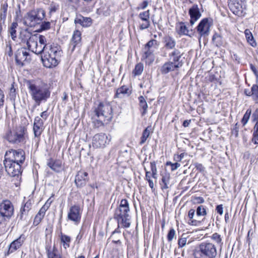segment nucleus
I'll return each instance as SVG.
<instances>
[{
	"instance_id": "obj_1",
	"label": "nucleus",
	"mask_w": 258,
	"mask_h": 258,
	"mask_svg": "<svg viewBox=\"0 0 258 258\" xmlns=\"http://www.w3.org/2000/svg\"><path fill=\"white\" fill-rule=\"evenodd\" d=\"M41 54V60L45 67L47 68L55 67L60 61L61 54L60 47L54 44L45 45V47Z\"/></svg>"
},
{
	"instance_id": "obj_2",
	"label": "nucleus",
	"mask_w": 258,
	"mask_h": 258,
	"mask_svg": "<svg viewBox=\"0 0 258 258\" xmlns=\"http://www.w3.org/2000/svg\"><path fill=\"white\" fill-rule=\"evenodd\" d=\"M27 84L32 99L38 105L49 98L50 92L46 87L37 85L30 80L27 81Z\"/></svg>"
},
{
	"instance_id": "obj_3",
	"label": "nucleus",
	"mask_w": 258,
	"mask_h": 258,
	"mask_svg": "<svg viewBox=\"0 0 258 258\" xmlns=\"http://www.w3.org/2000/svg\"><path fill=\"white\" fill-rule=\"evenodd\" d=\"M5 138L11 143L24 144L28 139L27 128L24 126H19L12 130H9L6 133Z\"/></svg>"
},
{
	"instance_id": "obj_4",
	"label": "nucleus",
	"mask_w": 258,
	"mask_h": 258,
	"mask_svg": "<svg viewBox=\"0 0 258 258\" xmlns=\"http://www.w3.org/2000/svg\"><path fill=\"white\" fill-rule=\"evenodd\" d=\"M45 16V12L42 9H34L27 13L24 18L25 25L34 27L40 24Z\"/></svg>"
},
{
	"instance_id": "obj_5",
	"label": "nucleus",
	"mask_w": 258,
	"mask_h": 258,
	"mask_svg": "<svg viewBox=\"0 0 258 258\" xmlns=\"http://www.w3.org/2000/svg\"><path fill=\"white\" fill-rule=\"evenodd\" d=\"M95 115L105 123H108L113 118L112 108L109 102H100L95 110Z\"/></svg>"
},
{
	"instance_id": "obj_6",
	"label": "nucleus",
	"mask_w": 258,
	"mask_h": 258,
	"mask_svg": "<svg viewBox=\"0 0 258 258\" xmlns=\"http://www.w3.org/2000/svg\"><path fill=\"white\" fill-rule=\"evenodd\" d=\"M217 255L215 246L211 243H202L195 254L196 258H214Z\"/></svg>"
},
{
	"instance_id": "obj_7",
	"label": "nucleus",
	"mask_w": 258,
	"mask_h": 258,
	"mask_svg": "<svg viewBox=\"0 0 258 258\" xmlns=\"http://www.w3.org/2000/svg\"><path fill=\"white\" fill-rule=\"evenodd\" d=\"M4 165L5 169L8 174L14 177H16V181L14 182L16 186H18L20 184V178L19 175L21 173V165L18 164V162H12L5 160Z\"/></svg>"
},
{
	"instance_id": "obj_8",
	"label": "nucleus",
	"mask_w": 258,
	"mask_h": 258,
	"mask_svg": "<svg viewBox=\"0 0 258 258\" xmlns=\"http://www.w3.org/2000/svg\"><path fill=\"white\" fill-rule=\"evenodd\" d=\"M14 214V206L9 200H4L0 203V222L10 219Z\"/></svg>"
},
{
	"instance_id": "obj_9",
	"label": "nucleus",
	"mask_w": 258,
	"mask_h": 258,
	"mask_svg": "<svg viewBox=\"0 0 258 258\" xmlns=\"http://www.w3.org/2000/svg\"><path fill=\"white\" fill-rule=\"evenodd\" d=\"M159 42L155 39H151L145 45L143 51V57L148 58L151 62L154 60V52L158 47Z\"/></svg>"
},
{
	"instance_id": "obj_10",
	"label": "nucleus",
	"mask_w": 258,
	"mask_h": 258,
	"mask_svg": "<svg viewBox=\"0 0 258 258\" xmlns=\"http://www.w3.org/2000/svg\"><path fill=\"white\" fill-rule=\"evenodd\" d=\"M111 138L110 136H107L104 133L96 134L92 139V146L95 148H104L109 144Z\"/></svg>"
},
{
	"instance_id": "obj_11",
	"label": "nucleus",
	"mask_w": 258,
	"mask_h": 258,
	"mask_svg": "<svg viewBox=\"0 0 258 258\" xmlns=\"http://www.w3.org/2000/svg\"><path fill=\"white\" fill-rule=\"evenodd\" d=\"M228 6L230 10L235 15H242L246 9L245 0H229Z\"/></svg>"
},
{
	"instance_id": "obj_12",
	"label": "nucleus",
	"mask_w": 258,
	"mask_h": 258,
	"mask_svg": "<svg viewBox=\"0 0 258 258\" xmlns=\"http://www.w3.org/2000/svg\"><path fill=\"white\" fill-rule=\"evenodd\" d=\"M129 212H124L121 210L116 209L114 218L117 220L118 224H121L124 228H128L131 225Z\"/></svg>"
},
{
	"instance_id": "obj_13",
	"label": "nucleus",
	"mask_w": 258,
	"mask_h": 258,
	"mask_svg": "<svg viewBox=\"0 0 258 258\" xmlns=\"http://www.w3.org/2000/svg\"><path fill=\"white\" fill-rule=\"evenodd\" d=\"M6 156H9L6 158V160L18 162L20 165L24 162L25 159V152L22 150H12L7 152Z\"/></svg>"
},
{
	"instance_id": "obj_14",
	"label": "nucleus",
	"mask_w": 258,
	"mask_h": 258,
	"mask_svg": "<svg viewBox=\"0 0 258 258\" xmlns=\"http://www.w3.org/2000/svg\"><path fill=\"white\" fill-rule=\"evenodd\" d=\"M38 35L37 34H34L33 36L31 37V39H30L26 44L29 50L37 54H39L42 53V52L45 47V45L42 46L41 45H38Z\"/></svg>"
},
{
	"instance_id": "obj_15",
	"label": "nucleus",
	"mask_w": 258,
	"mask_h": 258,
	"mask_svg": "<svg viewBox=\"0 0 258 258\" xmlns=\"http://www.w3.org/2000/svg\"><path fill=\"white\" fill-rule=\"evenodd\" d=\"M210 26L211 25L208 18H204L200 21L197 27V30L200 35V39L202 37H206L209 35L210 31Z\"/></svg>"
},
{
	"instance_id": "obj_16",
	"label": "nucleus",
	"mask_w": 258,
	"mask_h": 258,
	"mask_svg": "<svg viewBox=\"0 0 258 258\" xmlns=\"http://www.w3.org/2000/svg\"><path fill=\"white\" fill-rule=\"evenodd\" d=\"M52 202V201L51 200L50 198H49L39 210L38 213L35 216L33 221V224L34 226L38 225L41 222L45 216L46 211L49 208Z\"/></svg>"
},
{
	"instance_id": "obj_17",
	"label": "nucleus",
	"mask_w": 258,
	"mask_h": 258,
	"mask_svg": "<svg viewBox=\"0 0 258 258\" xmlns=\"http://www.w3.org/2000/svg\"><path fill=\"white\" fill-rule=\"evenodd\" d=\"M15 58L17 63L22 66L28 62L30 59L29 54L25 48H21L17 51Z\"/></svg>"
},
{
	"instance_id": "obj_18",
	"label": "nucleus",
	"mask_w": 258,
	"mask_h": 258,
	"mask_svg": "<svg viewBox=\"0 0 258 258\" xmlns=\"http://www.w3.org/2000/svg\"><path fill=\"white\" fill-rule=\"evenodd\" d=\"M81 212L79 206L75 205L71 207L68 212V219L76 223H78L81 220Z\"/></svg>"
},
{
	"instance_id": "obj_19",
	"label": "nucleus",
	"mask_w": 258,
	"mask_h": 258,
	"mask_svg": "<svg viewBox=\"0 0 258 258\" xmlns=\"http://www.w3.org/2000/svg\"><path fill=\"white\" fill-rule=\"evenodd\" d=\"M188 13L190 18V24L192 26L202 16L198 5L195 4L189 9Z\"/></svg>"
},
{
	"instance_id": "obj_20",
	"label": "nucleus",
	"mask_w": 258,
	"mask_h": 258,
	"mask_svg": "<svg viewBox=\"0 0 258 258\" xmlns=\"http://www.w3.org/2000/svg\"><path fill=\"white\" fill-rule=\"evenodd\" d=\"M89 180L88 173L84 171H79L76 176L75 182L77 187L85 186Z\"/></svg>"
},
{
	"instance_id": "obj_21",
	"label": "nucleus",
	"mask_w": 258,
	"mask_h": 258,
	"mask_svg": "<svg viewBox=\"0 0 258 258\" xmlns=\"http://www.w3.org/2000/svg\"><path fill=\"white\" fill-rule=\"evenodd\" d=\"M182 66V63H174L171 61L166 62L161 67L160 71L163 74H166L170 72L173 71Z\"/></svg>"
},
{
	"instance_id": "obj_22",
	"label": "nucleus",
	"mask_w": 258,
	"mask_h": 258,
	"mask_svg": "<svg viewBox=\"0 0 258 258\" xmlns=\"http://www.w3.org/2000/svg\"><path fill=\"white\" fill-rule=\"evenodd\" d=\"M252 119L253 121H256L253 127L252 142L254 144H258V108L252 113Z\"/></svg>"
},
{
	"instance_id": "obj_23",
	"label": "nucleus",
	"mask_w": 258,
	"mask_h": 258,
	"mask_svg": "<svg viewBox=\"0 0 258 258\" xmlns=\"http://www.w3.org/2000/svg\"><path fill=\"white\" fill-rule=\"evenodd\" d=\"M25 237L21 235L18 238L13 241L10 245L8 254L12 253L19 249L23 244Z\"/></svg>"
},
{
	"instance_id": "obj_24",
	"label": "nucleus",
	"mask_w": 258,
	"mask_h": 258,
	"mask_svg": "<svg viewBox=\"0 0 258 258\" xmlns=\"http://www.w3.org/2000/svg\"><path fill=\"white\" fill-rule=\"evenodd\" d=\"M81 41V33L79 30H76L74 32L71 41V46H72V51H73L76 47L79 46Z\"/></svg>"
},
{
	"instance_id": "obj_25",
	"label": "nucleus",
	"mask_w": 258,
	"mask_h": 258,
	"mask_svg": "<svg viewBox=\"0 0 258 258\" xmlns=\"http://www.w3.org/2000/svg\"><path fill=\"white\" fill-rule=\"evenodd\" d=\"M163 43L164 47L167 49H174L176 45L175 40L172 37L168 35L163 38Z\"/></svg>"
},
{
	"instance_id": "obj_26",
	"label": "nucleus",
	"mask_w": 258,
	"mask_h": 258,
	"mask_svg": "<svg viewBox=\"0 0 258 258\" xmlns=\"http://www.w3.org/2000/svg\"><path fill=\"white\" fill-rule=\"evenodd\" d=\"M182 55V54L181 52L177 49H174L171 52L169 53V57L170 60H172L171 62H173L175 64L178 63H182L181 61H179Z\"/></svg>"
},
{
	"instance_id": "obj_27",
	"label": "nucleus",
	"mask_w": 258,
	"mask_h": 258,
	"mask_svg": "<svg viewBox=\"0 0 258 258\" xmlns=\"http://www.w3.org/2000/svg\"><path fill=\"white\" fill-rule=\"evenodd\" d=\"M130 94L131 91L128 88L125 86H123L116 90L114 97L122 98L125 96H129Z\"/></svg>"
},
{
	"instance_id": "obj_28",
	"label": "nucleus",
	"mask_w": 258,
	"mask_h": 258,
	"mask_svg": "<svg viewBox=\"0 0 258 258\" xmlns=\"http://www.w3.org/2000/svg\"><path fill=\"white\" fill-rule=\"evenodd\" d=\"M195 214V210L193 209H190L188 213V224L191 226H198L201 223V221L194 219Z\"/></svg>"
},
{
	"instance_id": "obj_29",
	"label": "nucleus",
	"mask_w": 258,
	"mask_h": 258,
	"mask_svg": "<svg viewBox=\"0 0 258 258\" xmlns=\"http://www.w3.org/2000/svg\"><path fill=\"white\" fill-rule=\"evenodd\" d=\"M139 101L140 109L142 116H144L147 112L148 107L146 100L144 97L140 96L138 98Z\"/></svg>"
},
{
	"instance_id": "obj_30",
	"label": "nucleus",
	"mask_w": 258,
	"mask_h": 258,
	"mask_svg": "<svg viewBox=\"0 0 258 258\" xmlns=\"http://www.w3.org/2000/svg\"><path fill=\"white\" fill-rule=\"evenodd\" d=\"M76 24H79L83 27H88L91 24V19L90 18L80 16L75 20Z\"/></svg>"
},
{
	"instance_id": "obj_31",
	"label": "nucleus",
	"mask_w": 258,
	"mask_h": 258,
	"mask_svg": "<svg viewBox=\"0 0 258 258\" xmlns=\"http://www.w3.org/2000/svg\"><path fill=\"white\" fill-rule=\"evenodd\" d=\"M33 35L34 34H32L27 30H23L20 32V39L22 42L27 43Z\"/></svg>"
},
{
	"instance_id": "obj_32",
	"label": "nucleus",
	"mask_w": 258,
	"mask_h": 258,
	"mask_svg": "<svg viewBox=\"0 0 258 258\" xmlns=\"http://www.w3.org/2000/svg\"><path fill=\"white\" fill-rule=\"evenodd\" d=\"M249 96H252L256 103H258V85H253L251 88V91L248 92Z\"/></svg>"
},
{
	"instance_id": "obj_33",
	"label": "nucleus",
	"mask_w": 258,
	"mask_h": 258,
	"mask_svg": "<svg viewBox=\"0 0 258 258\" xmlns=\"http://www.w3.org/2000/svg\"><path fill=\"white\" fill-rule=\"evenodd\" d=\"M244 34L247 42L252 47H255L256 43L250 31L248 29H246L244 31Z\"/></svg>"
},
{
	"instance_id": "obj_34",
	"label": "nucleus",
	"mask_w": 258,
	"mask_h": 258,
	"mask_svg": "<svg viewBox=\"0 0 258 258\" xmlns=\"http://www.w3.org/2000/svg\"><path fill=\"white\" fill-rule=\"evenodd\" d=\"M60 240L64 248L67 249L70 247V243L71 241V238L70 236L61 233Z\"/></svg>"
},
{
	"instance_id": "obj_35",
	"label": "nucleus",
	"mask_w": 258,
	"mask_h": 258,
	"mask_svg": "<svg viewBox=\"0 0 258 258\" xmlns=\"http://www.w3.org/2000/svg\"><path fill=\"white\" fill-rule=\"evenodd\" d=\"M30 209V203H25L24 205L21 207L20 209V214L19 215L21 220H23L24 215H27Z\"/></svg>"
},
{
	"instance_id": "obj_36",
	"label": "nucleus",
	"mask_w": 258,
	"mask_h": 258,
	"mask_svg": "<svg viewBox=\"0 0 258 258\" xmlns=\"http://www.w3.org/2000/svg\"><path fill=\"white\" fill-rule=\"evenodd\" d=\"M170 175L168 173H166L162 176L161 183L160 185L162 189H167L168 187L169 183Z\"/></svg>"
},
{
	"instance_id": "obj_37",
	"label": "nucleus",
	"mask_w": 258,
	"mask_h": 258,
	"mask_svg": "<svg viewBox=\"0 0 258 258\" xmlns=\"http://www.w3.org/2000/svg\"><path fill=\"white\" fill-rule=\"evenodd\" d=\"M189 30H188L187 27L183 22H180L179 24V27L178 30V33L179 35H187L190 36L188 34Z\"/></svg>"
},
{
	"instance_id": "obj_38",
	"label": "nucleus",
	"mask_w": 258,
	"mask_h": 258,
	"mask_svg": "<svg viewBox=\"0 0 258 258\" xmlns=\"http://www.w3.org/2000/svg\"><path fill=\"white\" fill-rule=\"evenodd\" d=\"M151 133V127L148 126L146 127L143 132L142 136L141 138L140 144L142 145L145 143L148 138L149 137Z\"/></svg>"
},
{
	"instance_id": "obj_39",
	"label": "nucleus",
	"mask_w": 258,
	"mask_h": 258,
	"mask_svg": "<svg viewBox=\"0 0 258 258\" xmlns=\"http://www.w3.org/2000/svg\"><path fill=\"white\" fill-rule=\"evenodd\" d=\"M18 27V24L16 22H13L9 28V33L11 36L13 40H15V38L17 37V33H16V28Z\"/></svg>"
},
{
	"instance_id": "obj_40",
	"label": "nucleus",
	"mask_w": 258,
	"mask_h": 258,
	"mask_svg": "<svg viewBox=\"0 0 258 258\" xmlns=\"http://www.w3.org/2000/svg\"><path fill=\"white\" fill-rule=\"evenodd\" d=\"M212 41L217 46H221L223 43L222 36L218 33L214 34L212 37Z\"/></svg>"
},
{
	"instance_id": "obj_41",
	"label": "nucleus",
	"mask_w": 258,
	"mask_h": 258,
	"mask_svg": "<svg viewBox=\"0 0 258 258\" xmlns=\"http://www.w3.org/2000/svg\"><path fill=\"white\" fill-rule=\"evenodd\" d=\"M47 255L48 258H61L58 251L55 247L52 250H48Z\"/></svg>"
},
{
	"instance_id": "obj_42",
	"label": "nucleus",
	"mask_w": 258,
	"mask_h": 258,
	"mask_svg": "<svg viewBox=\"0 0 258 258\" xmlns=\"http://www.w3.org/2000/svg\"><path fill=\"white\" fill-rule=\"evenodd\" d=\"M47 165L55 171H58L61 167V164L59 162H53V161H50L47 163Z\"/></svg>"
},
{
	"instance_id": "obj_43",
	"label": "nucleus",
	"mask_w": 258,
	"mask_h": 258,
	"mask_svg": "<svg viewBox=\"0 0 258 258\" xmlns=\"http://www.w3.org/2000/svg\"><path fill=\"white\" fill-rule=\"evenodd\" d=\"M143 70V64L142 63H139L135 66V68L134 70L133 73L135 76H139L142 73Z\"/></svg>"
},
{
	"instance_id": "obj_44",
	"label": "nucleus",
	"mask_w": 258,
	"mask_h": 258,
	"mask_svg": "<svg viewBox=\"0 0 258 258\" xmlns=\"http://www.w3.org/2000/svg\"><path fill=\"white\" fill-rule=\"evenodd\" d=\"M150 10L142 12L139 14V18L142 21L150 20Z\"/></svg>"
},
{
	"instance_id": "obj_45",
	"label": "nucleus",
	"mask_w": 258,
	"mask_h": 258,
	"mask_svg": "<svg viewBox=\"0 0 258 258\" xmlns=\"http://www.w3.org/2000/svg\"><path fill=\"white\" fill-rule=\"evenodd\" d=\"M43 131V125L34 124L33 125V131L35 137H38L40 136Z\"/></svg>"
},
{
	"instance_id": "obj_46",
	"label": "nucleus",
	"mask_w": 258,
	"mask_h": 258,
	"mask_svg": "<svg viewBox=\"0 0 258 258\" xmlns=\"http://www.w3.org/2000/svg\"><path fill=\"white\" fill-rule=\"evenodd\" d=\"M7 5H4L2 6L0 10V20L4 21V22L7 15Z\"/></svg>"
},
{
	"instance_id": "obj_47",
	"label": "nucleus",
	"mask_w": 258,
	"mask_h": 258,
	"mask_svg": "<svg viewBox=\"0 0 258 258\" xmlns=\"http://www.w3.org/2000/svg\"><path fill=\"white\" fill-rule=\"evenodd\" d=\"M196 213L198 216H206L207 215L206 209L203 205H200L197 207Z\"/></svg>"
},
{
	"instance_id": "obj_48",
	"label": "nucleus",
	"mask_w": 258,
	"mask_h": 258,
	"mask_svg": "<svg viewBox=\"0 0 258 258\" xmlns=\"http://www.w3.org/2000/svg\"><path fill=\"white\" fill-rule=\"evenodd\" d=\"M251 109H248L246 110V112L244 114L243 117L241 120V123L243 126L247 123L251 115Z\"/></svg>"
},
{
	"instance_id": "obj_49",
	"label": "nucleus",
	"mask_w": 258,
	"mask_h": 258,
	"mask_svg": "<svg viewBox=\"0 0 258 258\" xmlns=\"http://www.w3.org/2000/svg\"><path fill=\"white\" fill-rule=\"evenodd\" d=\"M50 23L49 22L44 21L40 23V28L38 30V32L47 30L50 28Z\"/></svg>"
},
{
	"instance_id": "obj_50",
	"label": "nucleus",
	"mask_w": 258,
	"mask_h": 258,
	"mask_svg": "<svg viewBox=\"0 0 258 258\" xmlns=\"http://www.w3.org/2000/svg\"><path fill=\"white\" fill-rule=\"evenodd\" d=\"M143 22L140 24L139 29L143 30L148 29L150 26V20L142 21Z\"/></svg>"
},
{
	"instance_id": "obj_51",
	"label": "nucleus",
	"mask_w": 258,
	"mask_h": 258,
	"mask_svg": "<svg viewBox=\"0 0 258 258\" xmlns=\"http://www.w3.org/2000/svg\"><path fill=\"white\" fill-rule=\"evenodd\" d=\"M175 235V231L173 228H171L167 234V239L168 241H171Z\"/></svg>"
},
{
	"instance_id": "obj_52",
	"label": "nucleus",
	"mask_w": 258,
	"mask_h": 258,
	"mask_svg": "<svg viewBox=\"0 0 258 258\" xmlns=\"http://www.w3.org/2000/svg\"><path fill=\"white\" fill-rule=\"evenodd\" d=\"M187 154L185 153H182L180 155H174V160L175 162H181L182 160V159L184 157L185 155H186Z\"/></svg>"
},
{
	"instance_id": "obj_53",
	"label": "nucleus",
	"mask_w": 258,
	"mask_h": 258,
	"mask_svg": "<svg viewBox=\"0 0 258 258\" xmlns=\"http://www.w3.org/2000/svg\"><path fill=\"white\" fill-rule=\"evenodd\" d=\"M166 165L171 166V169L172 171L175 170L180 166V164L177 162L174 163H173L171 162H167Z\"/></svg>"
},
{
	"instance_id": "obj_54",
	"label": "nucleus",
	"mask_w": 258,
	"mask_h": 258,
	"mask_svg": "<svg viewBox=\"0 0 258 258\" xmlns=\"http://www.w3.org/2000/svg\"><path fill=\"white\" fill-rule=\"evenodd\" d=\"M212 239L217 243H220L221 242V236L217 233H215L212 235Z\"/></svg>"
},
{
	"instance_id": "obj_55",
	"label": "nucleus",
	"mask_w": 258,
	"mask_h": 258,
	"mask_svg": "<svg viewBox=\"0 0 258 258\" xmlns=\"http://www.w3.org/2000/svg\"><path fill=\"white\" fill-rule=\"evenodd\" d=\"M187 239L185 237H181L178 239V244L179 247L184 246L186 243Z\"/></svg>"
},
{
	"instance_id": "obj_56",
	"label": "nucleus",
	"mask_w": 258,
	"mask_h": 258,
	"mask_svg": "<svg viewBox=\"0 0 258 258\" xmlns=\"http://www.w3.org/2000/svg\"><path fill=\"white\" fill-rule=\"evenodd\" d=\"M38 41H39V45H41V46H44V45H47L46 44V38L45 36H44L43 35H39V36H38Z\"/></svg>"
},
{
	"instance_id": "obj_57",
	"label": "nucleus",
	"mask_w": 258,
	"mask_h": 258,
	"mask_svg": "<svg viewBox=\"0 0 258 258\" xmlns=\"http://www.w3.org/2000/svg\"><path fill=\"white\" fill-rule=\"evenodd\" d=\"M5 95L3 91L0 88V108L4 105Z\"/></svg>"
},
{
	"instance_id": "obj_58",
	"label": "nucleus",
	"mask_w": 258,
	"mask_h": 258,
	"mask_svg": "<svg viewBox=\"0 0 258 258\" xmlns=\"http://www.w3.org/2000/svg\"><path fill=\"white\" fill-rule=\"evenodd\" d=\"M34 124H37L38 125H43L44 122L43 119L40 118L39 116H37L34 119Z\"/></svg>"
},
{
	"instance_id": "obj_59",
	"label": "nucleus",
	"mask_w": 258,
	"mask_h": 258,
	"mask_svg": "<svg viewBox=\"0 0 258 258\" xmlns=\"http://www.w3.org/2000/svg\"><path fill=\"white\" fill-rule=\"evenodd\" d=\"M148 6V2L147 1H144V2H143L142 3H141L139 5L137 9L138 10H140V9L144 10Z\"/></svg>"
},
{
	"instance_id": "obj_60",
	"label": "nucleus",
	"mask_w": 258,
	"mask_h": 258,
	"mask_svg": "<svg viewBox=\"0 0 258 258\" xmlns=\"http://www.w3.org/2000/svg\"><path fill=\"white\" fill-rule=\"evenodd\" d=\"M119 207H124V208H130L129 207V203L127 200L122 199L120 201V203Z\"/></svg>"
},
{
	"instance_id": "obj_61",
	"label": "nucleus",
	"mask_w": 258,
	"mask_h": 258,
	"mask_svg": "<svg viewBox=\"0 0 258 258\" xmlns=\"http://www.w3.org/2000/svg\"><path fill=\"white\" fill-rule=\"evenodd\" d=\"M99 119V120H97L96 121H94V125L96 127H97L103 125L104 124H105L103 119H100V118Z\"/></svg>"
},
{
	"instance_id": "obj_62",
	"label": "nucleus",
	"mask_w": 258,
	"mask_h": 258,
	"mask_svg": "<svg viewBox=\"0 0 258 258\" xmlns=\"http://www.w3.org/2000/svg\"><path fill=\"white\" fill-rule=\"evenodd\" d=\"M216 210L220 215L223 214V207L222 205H219L216 208Z\"/></svg>"
},
{
	"instance_id": "obj_63",
	"label": "nucleus",
	"mask_w": 258,
	"mask_h": 258,
	"mask_svg": "<svg viewBox=\"0 0 258 258\" xmlns=\"http://www.w3.org/2000/svg\"><path fill=\"white\" fill-rule=\"evenodd\" d=\"M6 232L5 225L3 222H0V236Z\"/></svg>"
},
{
	"instance_id": "obj_64",
	"label": "nucleus",
	"mask_w": 258,
	"mask_h": 258,
	"mask_svg": "<svg viewBox=\"0 0 258 258\" xmlns=\"http://www.w3.org/2000/svg\"><path fill=\"white\" fill-rule=\"evenodd\" d=\"M150 167L152 173L157 172L156 165L155 162H152L150 163Z\"/></svg>"
}]
</instances>
